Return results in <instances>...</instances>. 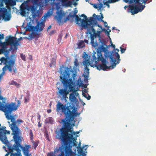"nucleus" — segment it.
<instances>
[{"label":"nucleus","instance_id":"1","mask_svg":"<svg viewBox=\"0 0 156 156\" xmlns=\"http://www.w3.org/2000/svg\"><path fill=\"white\" fill-rule=\"evenodd\" d=\"M64 115L65 119L62 120L64 123V127L60 128V130L56 133V138L61 140L63 144L59 149H57V151L60 150L61 153L63 152L65 154V156H75L74 153L71 147L73 144L75 146L77 145L76 144L73 142L74 139L73 135H75L76 133L71 129L70 123L73 121L70 119V117L67 115Z\"/></svg>","mask_w":156,"mask_h":156},{"label":"nucleus","instance_id":"2","mask_svg":"<svg viewBox=\"0 0 156 156\" xmlns=\"http://www.w3.org/2000/svg\"><path fill=\"white\" fill-rule=\"evenodd\" d=\"M77 12V10H76L74 11V14H72L70 15L71 17H75V21L76 24L79 26H82L85 29H87V34H90L91 39V43L92 46L95 48L98 45L97 41L94 42V38H96L97 36H99V34H98L96 33L95 30L92 28L93 26L96 24L97 22L92 17L90 18L88 20L87 16L84 14H82L80 17H83V19H81L80 17L76 14Z\"/></svg>","mask_w":156,"mask_h":156},{"label":"nucleus","instance_id":"3","mask_svg":"<svg viewBox=\"0 0 156 156\" xmlns=\"http://www.w3.org/2000/svg\"><path fill=\"white\" fill-rule=\"evenodd\" d=\"M73 72L74 71L73 70L66 67L62 75V76L60 77L65 88L60 89L59 87L58 88V91L57 94L59 97H61L62 98L64 99L66 102V99L68 98L67 96L69 92H71L73 89L72 85L74 84L73 81H74L76 76V72H75L72 74V77L73 80L71 79H67L70 76V73Z\"/></svg>","mask_w":156,"mask_h":156},{"label":"nucleus","instance_id":"4","mask_svg":"<svg viewBox=\"0 0 156 156\" xmlns=\"http://www.w3.org/2000/svg\"><path fill=\"white\" fill-rule=\"evenodd\" d=\"M56 111L57 114L62 115L63 113L64 115H67L70 117V119L74 121V118L80 113L76 112V110L74 106L63 105L61 102H58L56 105Z\"/></svg>","mask_w":156,"mask_h":156},{"label":"nucleus","instance_id":"5","mask_svg":"<svg viewBox=\"0 0 156 156\" xmlns=\"http://www.w3.org/2000/svg\"><path fill=\"white\" fill-rule=\"evenodd\" d=\"M98 60L101 61V64H98L97 61H95L94 64V66L96 67L98 70H100L102 69L103 70L105 71L109 69H113L116 66L117 64L116 63V60L113 58L112 55L110 56V58L111 60V62L113 63V64L110 66H107V61L103 57L101 53L98 52Z\"/></svg>","mask_w":156,"mask_h":156},{"label":"nucleus","instance_id":"6","mask_svg":"<svg viewBox=\"0 0 156 156\" xmlns=\"http://www.w3.org/2000/svg\"><path fill=\"white\" fill-rule=\"evenodd\" d=\"M50 1L51 5L55 6L57 9H59L61 3L63 6L66 7L70 6L72 5V2L68 0H45V3L47 5Z\"/></svg>","mask_w":156,"mask_h":156},{"label":"nucleus","instance_id":"7","mask_svg":"<svg viewBox=\"0 0 156 156\" xmlns=\"http://www.w3.org/2000/svg\"><path fill=\"white\" fill-rule=\"evenodd\" d=\"M44 24L42 22L38 23L37 25L34 27L30 26L27 24V26L24 28L26 31H31V30L36 31L37 32H41L43 30L44 27Z\"/></svg>","mask_w":156,"mask_h":156},{"label":"nucleus","instance_id":"8","mask_svg":"<svg viewBox=\"0 0 156 156\" xmlns=\"http://www.w3.org/2000/svg\"><path fill=\"white\" fill-rule=\"evenodd\" d=\"M83 64L85 66L84 68V74L83 76L84 77V80L86 82L88 81V78L89 77V69L88 68V67L90 65L91 67L94 66V65L90 61H89L88 60H86L83 62Z\"/></svg>","mask_w":156,"mask_h":156},{"label":"nucleus","instance_id":"9","mask_svg":"<svg viewBox=\"0 0 156 156\" xmlns=\"http://www.w3.org/2000/svg\"><path fill=\"white\" fill-rule=\"evenodd\" d=\"M1 17L5 21H9L11 19L10 14L8 13L7 9L5 8L0 9V20Z\"/></svg>","mask_w":156,"mask_h":156},{"label":"nucleus","instance_id":"10","mask_svg":"<svg viewBox=\"0 0 156 156\" xmlns=\"http://www.w3.org/2000/svg\"><path fill=\"white\" fill-rule=\"evenodd\" d=\"M75 83L74 84L72 85L73 87V89L72 91V93L69 95V99L71 102H74L77 101L76 97L79 95V94L76 92L77 90L75 88Z\"/></svg>","mask_w":156,"mask_h":156},{"label":"nucleus","instance_id":"11","mask_svg":"<svg viewBox=\"0 0 156 156\" xmlns=\"http://www.w3.org/2000/svg\"><path fill=\"white\" fill-rule=\"evenodd\" d=\"M31 31H32V33L29 35L28 39L29 40H31L34 38H36L35 40H37L39 37L40 34L36 32V31L31 30Z\"/></svg>","mask_w":156,"mask_h":156},{"label":"nucleus","instance_id":"12","mask_svg":"<svg viewBox=\"0 0 156 156\" xmlns=\"http://www.w3.org/2000/svg\"><path fill=\"white\" fill-rule=\"evenodd\" d=\"M132 14H134L138 13L140 11L139 6L138 5H132L129 7Z\"/></svg>","mask_w":156,"mask_h":156},{"label":"nucleus","instance_id":"13","mask_svg":"<svg viewBox=\"0 0 156 156\" xmlns=\"http://www.w3.org/2000/svg\"><path fill=\"white\" fill-rule=\"evenodd\" d=\"M80 143L78 144V146L77 147V148L79 150L78 153L81 156H86L85 152L83 151V149L84 147H80Z\"/></svg>","mask_w":156,"mask_h":156},{"label":"nucleus","instance_id":"14","mask_svg":"<svg viewBox=\"0 0 156 156\" xmlns=\"http://www.w3.org/2000/svg\"><path fill=\"white\" fill-rule=\"evenodd\" d=\"M12 64H9L8 65L6 64L5 66L2 68L3 73H4L6 71V68L8 69L10 72H12Z\"/></svg>","mask_w":156,"mask_h":156},{"label":"nucleus","instance_id":"15","mask_svg":"<svg viewBox=\"0 0 156 156\" xmlns=\"http://www.w3.org/2000/svg\"><path fill=\"white\" fill-rule=\"evenodd\" d=\"M119 51V50L118 49L116 48L115 49V52L114 53V55H115V57H116V58L117 59V63L118 64L119 63L120 59V55L118 53V52Z\"/></svg>","mask_w":156,"mask_h":156},{"label":"nucleus","instance_id":"16","mask_svg":"<svg viewBox=\"0 0 156 156\" xmlns=\"http://www.w3.org/2000/svg\"><path fill=\"white\" fill-rule=\"evenodd\" d=\"M62 18V15L61 13L58 12L57 16L56 17V20L60 25L61 22V20Z\"/></svg>","mask_w":156,"mask_h":156},{"label":"nucleus","instance_id":"17","mask_svg":"<svg viewBox=\"0 0 156 156\" xmlns=\"http://www.w3.org/2000/svg\"><path fill=\"white\" fill-rule=\"evenodd\" d=\"M16 38L10 36L7 40V43L10 44H12L15 40H16Z\"/></svg>","mask_w":156,"mask_h":156},{"label":"nucleus","instance_id":"18","mask_svg":"<svg viewBox=\"0 0 156 156\" xmlns=\"http://www.w3.org/2000/svg\"><path fill=\"white\" fill-rule=\"evenodd\" d=\"M0 100H2V102H1L0 101V104L1 105H4L10 104L6 103L5 101V98H3L0 94Z\"/></svg>","mask_w":156,"mask_h":156},{"label":"nucleus","instance_id":"19","mask_svg":"<svg viewBox=\"0 0 156 156\" xmlns=\"http://www.w3.org/2000/svg\"><path fill=\"white\" fill-rule=\"evenodd\" d=\"M79 48L85 47V44L83 40H81L77 44Z\"/></svg>","mask_w":156,"mask_h":156},{"label":"nucleus","instance_id":"20","mask_svg":"<svg viewBox=\"0 0 156 156\" xmlns=\"http://www.w3.org/2000/svg\"><path fill=\"white\" fill-rule=\"evenodd\" d=\"M30 9L31 12H34V11H35L36 10V8L34 6H27V10L28 11H29Z\"/></svg>","mask_w":156,"mask_h":156},{"label":"nucleus","instance_id":"21","mask_svg":"<svg viewBox=\"0 0 156 156\" xmlns=\"http://www.w3.org/2000/svg\"><path fill=\"white\" fill-rule=\"evenodd\" d=\"M27 7H23L21 9V15L24 16L26 13V9L27 10Z\"/></svg>","mask_w":156,"mask_h":156},{"label":"nucleus","instance_id":"22","mask_svg":"<svg viewBox=\"0 0 156 156\" xmlns=\"http://www.w3.org/2000/svg\"><path fill=\"white\" fill-rule=\"evenodd\" d=\"M32 141V143H33V145L32 147H34V149L35 150L38 146L39 142L38 141H34L33 140Z\"/></svg>","mask_w":156,"mask_h":156},{"label":"nucleus","instance_id":"23","mask_svg":"<svg viewBox=\"0 0 156 156\" xmlns=\"http://www.w3.org/2000/svg\"><path fill=\"white\" fill-rule=\"evenodd\" d=\"M28 148H25L23 149L24 153L26 156H29V148L30 147V145L27 146Z\"/></svg>","mask_w":156,"mask_h":156},{"label":"nucleus","instance_id":"24","mask_svg":"<svg viewBox=\"0 0 156 156\" xmlns=\"http://www.w3.org/2000/svg\"><path fill=\"white\" fill-rule=\"evenodd\" d=\"M0 61L2 63H3L5 65L8 62L7 59L4 57H2L0 59Z\"/></svg>","mask_w":156,"mask_h":156},{"label":"nucleus","instance_id":"25","mask_svg":"<svg viewBox=\"0 0 156 156\" xmlns=\"http://www.w3.org/2000/svg\"><path fill=\"white\" fill-rule=\"evenodd\" d=\"M56 61L55 60L54 58H52L51 61V63L50 64V67H52V66L55 65Z\"/></svg>","mask_w":156,"mask_h":156},{"label":"nucleus","instance_id":"26","mask_svg":"<svg viewBox=\"0 0 156 156\" xmlns=\"http://www.w3.org/2000/svg\"><path fill=\"white\" fill-rule=\"evenodd\" d=\"M82 84V81L80 78H79L77 81L76 84L77 86L80 87L81 86V84Z\"/></svg>","mask_w":156,"mask_h":156},{"label":"nucleus","instance_id":"27","mask_svg":"<svg viewBox=\"0 0 156 156\" xmlns=\"http://www.w3.org/2000/svg\"><path fill=\"white\" fill-rule=\"evenodd\" d=\"M29 135L30 140L31 141H33L34 135L32 130H30Z\"/></svg>","mask_w":156,"mask_h":156},{"label":"nucleus","instance_id":"28","mask_svg":"<svg viewBox=\"0 0 156 156\" xmlns=\"http://www.w3.org/2000/svg\"><path fill=\"white\" fill-rule=\"evenodd\" d=\"M46 120L47 122L50 123H52L53 121L52 118L51 117L48 118Z\"/></svg>","mask_w":156,"mask_h":156},{"label":"nucleus","instance_id":"29","mask_svg":"<svg viewBox=\"0 0 156 156\" xmlns=\"http://www.w3.org/2000/svg\"><path fill=\"white\" fill-rule=\"evenodd\" d=\"M138 6H139V9L140 12L142 11L145 7V5H142V4L141 3H140Z\"/></svg>","mask_w":156,"mask_h":156},{"label":"nucleus","instance_id":"30","mask_svg":"<svg viewBox=\"0 0 156 156\" xmlns=\"http://www.w3.org/2000/svg\"><path fill=\"white\" fill-rule=\"evenodd\" d=\"M128 1H129L130 3H133V1L135 2L136 4H138L139 5L140 3V0H127Z\"/></svg>","mask_w":156,"mask_h":156},{"label":"nucleus","instance_id":"31","mask_svg":"<svg viewBox=\"0 0 156 156\" xmlns=\"http://www.w3.org/2000/svg\"><path fill=\"white\" fill-rule=\"evenodd\" d=\"M74 65L76 67H77L79 65V63L78 62V61L77 58H76L75 59V61H74Z\"/></svg>","mask_w":156,"mask_h":156},{"label":"nucleus","instance_id":"32","mask_svg":"<svg viewBox=\"0 0 156 156\" xmlns=\"http://www.w3.org/2000/svg\"><path fill=\"white\" fill-rule=\"evenodd\" d=\"M16 4V2L14 0H11L9 2V4L11 6L15 5Z\"/></svg>","mask_w":156,"mask_h":156},{"label":"nucleus","instance_id":"33","mask_svg":"<svg viewBox=\"0 0 156 156\" xmlns=\"http://www.w3.org/2000/svg\"><path fill=\"white\" fill-rule=\"evenodd\" d=\"M12 45H13L14 46H17L19 45V43L18 41H16V40H15L14 41L13 44Z\"/></svg>","mask_w":156,"mask_h":156},{"label":"nucleus","instance_id":"34","mask_svg":"<svg viewBox=\"0 0 156 156\" xmlns=\"http://www.w3.org/2000/svg\"><path fill=\"white\" fill-rule=\"evenodd\" d=\"M32 14V16L34 17H36L37 16V11L36 10L35 11H34V12H31Z\"/></svg>","mask_w":156,"mask_h":156},{"label":"nucleus","instance_id":"35","mask_svg":"<svg viewBox=\"0 0 156 156\" xmlns=\"http://www.w3.org/2000/svg\"><path fill=\"white\" fill-rule=\"evenodd\" d=\"M20 57L24 61H26V57L25 55H23V53H21L20 55Z\"/></svg>","mask_w":156,"mask_h":156},{"label":"nucleus","instance_id":"36","mask_svg":"<svg viewBox=\"0 0 156 156\" xmlns=\"http://www.w3.org/2000/svg\"><path fill=\"white\" fill-rule=\"evenodd\" d=\"M102 30H103L104 31H105V32L106 33H107V35H108V36L109 37V32H110L111 31V30H109V32H108V31L105 29V28H103Z\"/></svg>","mask_w":156,"mask_h":156},{"label":"nucleus","instance_id":"37","mask_svg":"<svg viewBox=\"0 0 156 156\" xmlns=\"http://www.w3.org/2000/svg\"><path fill=\"white\" fill-rule=\"evenodd\" d=\"M29 100V95H28L27 97H25L24 98V102L25 103H27Z\"/></svg>","mask_w":156,"mask_h":156},{"label":"nucleus","instance_id":"38","mask_svg":"<svg viewBox=\"0 0 156 156\" xmlns=\"http://www.w3.org/2000/svg\"><path fill=\"white\" fill-rule=\"evenodd\" d=\"M93 16H96V19L97 20H101V18H100V16H97L95 14H94L93 15Z\"/></svg>","mask_w":156,"mask_h":156},{"label":"nucleus","instance_id":"39","mask_svg":"<svg viewBox=\"0 0 156 156\" xmlns=\"http://www.w3.org/2000/svg\"><path fill=\"white\" fill-rule=\"evenodd\" d=\"M13 83H11L10 84V85H12V84H14L16 86H18L20 85V84L17 83L16 82L13 81H12Z\"/></svg>","mask_w":156,"mask_h":156},{"label":"nucleus","instance_id":"40","mask_svg":"<svg viewBox=\"0 0 156 156\" xmlns=\"http://www.w3.org/2000/svg\"><path fill=\"white\" fill-rule=\"evenodd\" d=\"M101 49L104 52H105L106 51V48L104 47L103 45L101 46Z\"/></svg>","mask_w":156,"mask_h":156},{"label":"nucleus","instance_id":"41","mask_svg":"<svg viewBox=\"0 0 156 156\" xmlns=\"http://www.w3.org/2000/svg\"><path fill=\"white\" fill-rule=\"evenodd\" d=\"M120 51H121V53H124L126 50L125 49L122 48L121 47H120Z\"/></svg>","mask_w":156,"mask_h":156},{"label":"nucleus","instance_id":"42","mask_svg":"<svg viewBox=\"0 0 156 156\" xmlns=\"http://www.w3.org/2000/svg\"><path fill=\"white\" fill-rule=\"evenodd\" d=\"M47 156H55L53 152L48 153L47 154Z\"/></svg>","mask_w":156,"mask_h":156},{"label":"nucleus","instance_id":"43","mask_svg":"<svg viewBox=\"0 0 156 156\" xmlns=\"http://www.w3.org/2000/svg\"><path fill=\"white\" fill-rule=\"evenodd\" d=\"M119 0H108L109 2L110 3H114L116 2L117 1H119Z\"/></svg>","mask_w":156,"mask_h":156},{"label":"nucleus","instance_id":"44","mask_svg":"<svg viewBox=\"0 0 156 156\" xmlns=\"http://www.w3.org/2000/svg\"><path fill=\"white\" fill-rule=\"evenodd\" d=\"M16 122H18L19 123H23V120H21V119H18L16 121Z\"/></svg>","mask_w":156,"mask_h":156},{"label":"nucleus","instance_id":"45","mask_svg":"<svg viewBox=\"0 0 156 156\" xmlns=\"http://www.w3.org/2000/svg\"><path fill=\"white\" fill-rule=\"evenodd\" d=\"M94 18L95 20H96L95 19H94ZM97 23H98V22H97ZM96 25H97V26H98V27H100V28H101V26L100 25H99V24H97V23H96V24L95 25H94L93 26V27H92V28H93V29H94V30H95V29L93 27H94Z\"/></svg>","mask_w":156,"mask_h":156},{"label":"nucleus","instance_id":"46","mask_svg":"<svg viewBox=\"0 0 156 156\" xmlns=\"http://www.w3.org/2000/svg\"><path fill=\"white\" fill-rule=\"evenodd\" d=\"M17 70L16 67L13 68V72L14 73H17Z\"/></svg>","mask_w":156,"mask_h":156},{"label":"nucleus","instance_id":"47","mask_svg":"<svg viewBox=\"0 0 156 156\" xmlns=\"http://www.w3.org/2000/svg\"><path fill=\"white\" fill-rule=\"evenodd\" d=\"M54 32H55V31L54 30H52L50 32L49 34L50 35H52L53 34Z\"/></svg>","mask_w":156,"mask_h":156},{"label":"nucleus","instance_id":"48","mask_svg":"<svg viewBox=\"0 0 156 156\" xmlns=\"http://www.w3.org/2000/svg\"><path fill=\"white\" fill-rule=\"evenodd\" d=\"M104 24L105 27L107 28L108 29L109 28V27L108 26V24H107H107Z\"/></svg>","mask_w":156,"mask_h":156},{"label":"nucleus","instance_id":"49","mask_svg":"<svg viewBox=\"0 0 156 156\" xmlns=\"http://www.w3.org/2000/svg\"><path fill=\"white\" fill-rule=\"evenodd\" d=\"M148 0H143V3H144V4H145L147 2V1Z\"/></svg>","mask_w":156,"mask_h":156},{"label":"nucleus","instance_id":"50","mask_svg":"<svg viewBox=\"0 0 156 156\" xmlns=\"http://www.w3.org/2000/svg\"><path fill=\"white\" fill-rule=\"evenodd\" d=\"M83 41L84 42V43L85 42L87 44L88 43V41L87 40L85 39Z\"/></svg>","mask_w":156,"mask_h":156},{"label":"nucleus","instance_id":"51","mask_svg":"<svg viewBox=\"0 0 156 156\" xmlns=\"http://www.w3.org/2000/svg\"><path fill=\"white\" fill-rule=\"evenodd\" d=\"M90 98H91V96L90 95H89V94H88V97H87V100H90Z\"/></svg>","mask_w":156,"mask_h":156},{"label":"nucleus","instance_id":"52","mask_svg":"<svg viewBox=\"0 0 156 156\" xmlns=\"http://www.w3.org/2000/svg\"><path fill=\"white\" fill-rule=\"evenodd\" d=\"M38 127H41V124H40V121L38 122Z\"/></svg>","mask_w":156,"mask_h":156},{"label":"nucleus","instance_id":"53","mask_svg":"<svg viewBox=\"0 0 156 156\" xmlns=\"http://www.w3.org/2000/svg\"><path fill=\"white\" fill-rule=\"evenodd\" d=\"M101 16H100V18H101V20H102V19L104 18V17L102 15V14L101 13Z\"/></svg>","mask_w":156,"mask_h":156},{"label":"nucleus","instance_id":"54","mask_svg":"<svg viewBox=\"0 0 156 156\" xmlns=\"http://www.w3.org/2000/svg\"><path fill=\"white\" fill-rule=\"evenodd\" d=\"M94 8L95 9H98V7L97 6L96 4H94Z\"/></svg>","mask_w":156,"mask_h":156},{"label":"nucleus","instance_id":"55","mask_svg":"<svg viewBox=\"0 0 156 156\" xmlns=\"http://www.w3.org/2000/svg\"><path fill=\"white\" fill-rule=\"evenodd\" d=\"M83 96L85 98H87V94H85V93H83Z\"/></svg>","mask_w":156,"mask_h":156},{"label":"nucleus","instance_id":"56","mask_svg":"<svg viewBox=\"0 0 156 156\" xmlns=\"http://www.w3.org/2000/svg\"><path fill=\"white\" fill-rule=\"evenodd\" d=\"M38 116L37 117H38V119L40 120L41 119V115H39V113L38 114Z\"/></svg>","mask_w":156,"mask_h":156},{"label":"nucleus","instance_id":"57","mask_svg":"<svg viewBox=\"0 0 156 156\" xmlns=\"http://www.w3.org/2000/svg\"><path fill=\"white\" fill-rule=\"evenodd\" d=\"M47 112L48 113H49L51 112V110L50 109L47 110Z\"/></svg>","mask_w":156,"mask_h":156},{"label":"nucleus","instance_id":"58","mask_svg":"<svg viewBox=\"0 0 156 156\" xmlns=\"http://www.w3.org/2000/svg\"><path fill=\"white\" fill-rule=\"evenodd\" d=\"M60 156H64V153L63 152H62L60 155Z\"/></svg>","mask_w":156,"mask_h":156},{"label":"nucleus","instance_id":"59","mask_svg":"<svg viewBox=\"0 0 156 156\" xmlns=\"http://www.w3.org/2000/svg\"><path fill=\"white\" fill-rule=\"evenodd\" d=\"M93 60H96V58L95 56H93Z\"/></svg>","mask_w":156,"mask_h":156},{"label":"nucleus","instance_id":"60","mask_svg":"<svg viewBox=\"0 0 156 156\" xmlns=\"http://www.w3.org/2000/svg\"><path fill=\"white\" fill-rule=\"evenodd\" d=\"M101 21L102 22L104 23V24H107V22L105 21L104 20H101Z\"/></svg>","mask_w":156,"mask_h":156},{"label":"nucleus","instance_id":"61","mask_svg":"<svg viewBox=\"0 0 156 156\" xmlns=\"http://www.w3.org/2000/svg\"><path fill=\"white\" fill-rule=\"evenodd\" d=\"M51 25H50L48 27L47 31H48V30L51 29Z\"/></svg>","mask_w":156,"mask_h":156},{"label":"nucleus","instance_id":"62","mask_svg":"<svg viewBox=\"0 0 156 156\" xmlns=\"http://www.w3.org/2000/svg\"><path fill=\"white\" fill-rule=\"evenodd\" d=\"M111 46H112L113 48H115V45H113L112 44H111Z\"/></svg>","mask_w":156,"mask_h":156},{"label":"nucleus","instance_id":"63","mask_svg":"<svg viewBox=\"0 0 156 156\" xmlns=\"http://www.w3.org/2000/svg\"><path fill=\"white\" fill-rule=\"evenodd\" d=\"M69 20V18L68 17H67L66 18V20H65V21H66L67 20Z\"/></svg>","mask_w":156,"mask_h":156},{"label":"nucleus","instance_id":"64","mask_svg":"<svg viewBox=\"0 0 156 156\" xmlns=\"http://www.w3.org/2000/svg\"><path fill=\"white\" fill-rule=\"evenodd\" d=\"M112 30H117L116 29H115V27H113L112 28Z\"/></svg>","mask_w":156,"mask_h":156}]
</instances>
